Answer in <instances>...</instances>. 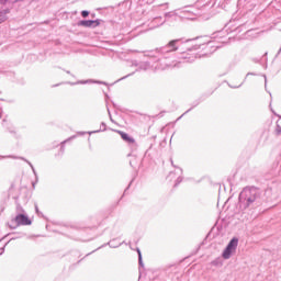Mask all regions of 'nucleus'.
I'll return each instance as SVG.
<instances>
[{
	"instance_id": "39448f33",
	"label": "nucleus",
	"mask_w": 281,
	"mask_h": 281,
	"mask_svg": "<svg viewBox=\"0 0 281 281\" xmlns=\"http://www.w3.org/2000/svg\"><path fill=\"white\" fill-rule=\"evenodd\" d=\"M81 16H83V19H87V16H89V11H82Z\"/></svg>"
},
{
	"instance_id": "f257e3e1",
	"label": "nucleus",
	"mask_w": 281,
	"mask_h": 281,
	"mask_svg": "<svg viewBox=\"0 0 281 281\" xmlns=\"http://www.w3.org/2000/svg\"><path fill=\"white\" fill-rule=\"evenodd\" d=\"M236 247H238V238H233L224 250L223 258L225 260L229 259V256L236 251Z\"/></svg>"
},
{
	"instance_id": "7ed1b4c3",
	"label": "nucleus",
	"mask_w": 281,
	"mask_h": 281,
	"mask_svg": "<svg viewBox=\"0 0 281 281\" xmlns=\"http://www.w3.org/2000/svg\"><path fill=\"white\" fill-rule=\"evenodd\" d=\"M117 133L124 142H127V144H135V138L131 137L128 134L122 131H117Z\"/></svg>"
},
{
	"instance_id": "f03ea898",
	"label": "nucleus",
	"mask_w": 281,
	"mask_h": 281,
	"mask_svg": "<svg viewBox=\"0 0 281 281\" xmlns=\"http://www.w3.org/2000/svg\"><path fill=\"white\" fill-rule=\"evenodd\" d=\"M14 222L16 225H32V220L27 217L25 214H19L15 218Z\"/></svg>"
},
{
	"instance_id": "0eeeda50",
	"label": "nucleus",
	"mask_w": 281,
	"mask_h": 281,
	"mask_svg": "<svg viewBox=\"0 0 281 281\" xmlns=\"http://www.w3.org/2000/svg\"><path fill=\"white\" fill-rule=\"evenodd\" d=\"M173 50L177 52V47H175Z\"/></svg>"
},
{
	"instance_id": "423d86ee",
	"label": "nucleus",
	"mask_w": 281,
	"mask_h": 281,
	"mask_svg": "<svg viewBox=\"0 0 281 281\" xmlns=\"http://www.w3.org/2000/svg\"><path fill=\"white\" fill-rule=\"evenodd\" d=\"M177 43V41H171V42H169V47H175V44Z\"/></svg>"
},
{
	"instance_id": "20e7f679",
	"label": "nucleus",
	"mask_w": 281,
	"mask_h": 281,
	"mask_svg": "<svg viewBox=\"0 0 281 281\" xmlns=\"http://www.w3.org/2000/svg\"><path fill=\"white\" fill-rule=\"evenodd\" d=\"M79 25H82L83 27H91V26L95 25V21L83 20V21L79 22Z\"/></svg>"
}]
</instances>
